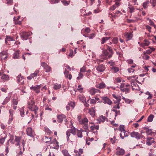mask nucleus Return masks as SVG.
<instances>
[{"mask_svg":"<svg viewBox=\"0 0 156 156\" xmlns=\"http://www.w3.org/2000/svg\"><path fill=\"white\" fill-rule=\"evenodd\" d=\"M41 65L43 66L44 68L46 69V72H50L51 70V68L46 63L44 62H43L41 63Z\"/></svg>","mask_w":156,"mask_h":156,"instance_id":"obj_16","label":"nucleus"},{"mask_svg":"<svg viewBox=\"0 0 156 156\" xmlns=\"http://www.w3.org/2000/svg\"><path fill=\"white\" fill-rule=\"evenodd\" d=\"M120 89L122 91L126 93H128L130 89V85L129 84H122L120 86Z\"/></svg>","mask_w":156,"mask_h":156,"instance_id":"obj_3","label":"nucleus"},{"mask_svg":"<svg viewBox=\"0 0 156 156\" xmlns=\"http://www.w3.org/2000/svg\"><path fill=\"white\" fill-rule=\"evenodd\" d=\"M149 2L148 1H147L145 2H144L143 3V7L144 9H146L147 6L148 4H149Z\"/></svg>","mask_w":156,"mask_h":156,"instance_id":"obj_48","label":"nucleus"},{"mask_svg":"<svg viewBox=\"0 0 156 156\" xmlns=\"http://www.w3.org/2000/svg\"><path fill=\"white\" fill-rule=\"evenodd\" d=\"M13 41V39L12 37L9 36H7L5 38V43L6 44H7L8 41Z\"/></svg>","mask_w":156,"mask_h":156,"instance_id":"obj_35","label":"nucleus"},{"mask_svg":"<svg viewBox=\"0 0 156 156\" xmlns=\"http://www.w3.org/2000/svg\"><path fill=\"white\" fill-rule=\"evenodd\" d=\"M41 86V85H36L34 87L32 86L30 87V89L31 90L34 91L35 92L38 93L40 92V89Z\"/></svg>","mask_w":156,"mask_h":156,"instance_id":"obj_11","label":"nucleus"},{"mask_svg":"<svg viewBox=\"0 0 156 156\" xmlns=\"http://www.w3.org/2000/svg\"><path fill=\"white\" fill-rule=\"evenodd\" d=\"M51 140V138H48L47 136H45V137L43 138V141L44 142L46 143H48L49 144H52V142Z\"/></svg>","mask_w":156,"mask_h":156,"instance_id":"obj_23","label":"nucleus"},{"mask_svg":"<svg viewBox=\"0 0 156 156\" xmlns=\"http://www.w3.org/2000/svg\"><path fill=\"white\" fill-rule=\"evenodd\" d=\"M83 88L81 87L80 85H79L77 88V90L79 91L81 93L83 92Z\"/></svg>","mask_w":156,"mask_h":156,"instance_id":"obj_49","label":"nucleus"},{"mask_svg":"<svg viewBox=\"0 0 156 156\" xmlns=\"http://www.w3.org/2000/svg\"><path fill=\"white\" fill-rule=\"evenodd\" d=\"M99 119L101 122H104L105 121L106 119V118L105 116H103L101 115L100 116Z\"/></svg>","mask_w":156,"mask_h":156,"instance_id":"obj_47","label":"nucleus"},{"mask_svg":"<svg viewBox=\"0 0 156 156\" xmlns=\"http://www.w3.org/2000/svg\"><path fill=\"white\" fill-rule=\"evenodd\" d=\"M95 37V34L94 33H92L89 36L90 39H92Z\"/></svg>","mask_w":156,"mask_h":156,"instance_id":"obj_56","label":"nucleus"},{"mask_svg":"<svg viewBox=\"0 0 156 156\" xmlns=\"http://www.w3.org/2000/svg\"><path fill=\"white\" fill-rule=\"evenodd\" d=\"M110 140L111 141V142L112 144H114L115 142V137H114L113 138H110Z\"/></svg>","mask_w":156,"mask_h":156,"instance_id":"obj_58","label":"nucleus"},{"mask_svg":"<svg viewBox=\"0 0 156 156\" xmlns=\"http://www.w3.org/2000/svg\"><path fill=\"white\" fill-rule=\"evenodd\" d=\"M6 136L4 137V138L0 139V144H2L5 142Z\"/></svg>","mask_w":156,"mask_h":156,"instance_id":"obj_55","label":"nucleus"},{"mask_svg":"<svg viewBox=\"0 0 156 156\" xmlns=\"http://www.w3.org/2000/svg\"><path fill=\"white\" fill-rule=\"evenodd\" d=\"M151 2L152 3L153 6L154 7L156 4V0H152Z\"/></svg>","mask_w":156,"mask_h":156,"instance_id":"obj_62","label":"nucleus"},{"mask_svg":"<svg viewBox=\"0 0 156 156\" xmlns=\"http://www.w3.org/2000/svg\"><path fill=\"white\" fill-rule=\"evenodd\" d=\"M34 102L33 101L31 100L28 102L27 108L31 111L34 112L35 115L37 116V111L38 110V108L34 104Z\"/></svg>","mask_w":156,"mask_h":156,"instance_id":"obj_1","label":"nucleus"},{"mask_svg":"<svg viewBox=\"0 0 156 156\" xmlns=\"http://www.w3.org/2000/svg\"><path fill=\"white\" fill-rule=\"evenodd\" d=\"M112 41L114 44H116L118 42V39L117 37L113 38L112 40Z\"/></svg>","mask_w":156,"mask_h":156,"instance_id":"obj_39","label":"nucleus"},{"mask_svg":"<svg viewBox=\"0 0 156 156\" xmlns=\"http://www.w3.org/2000/svg\"><path fill=\"white\" fill-rule=\"evenodd\" d=\"M10 100V98L7 97L5 99L4 101H3V102L2 103V104L3 105L6 104Z\"/></svg>","mask_w":156,"mask_h":156,"instance_id":"obj_45","label":"nucleus"},{"mask_svg":"<svg viewBox=\"0 0 156 156\" xmlns=\"http://www.w3.org/2000/svg\"><path fill=\"white\" fill-rule=\"evenodd\" d=\"M150 44V42L147 40H144V42L140 44V46L142 47L148 46Z\"/></svg>","mask_w":156,"mask_h":156,"instance_id":"obj_26","label":"nucleus"},{"mask_svg":"<svg viewBox=\"0 0 156 156\" xmlns=\"http://www.w3.org/2000/svg\"><path fill=\"white\" fill-rule=\"evenodd\" d=\"M144 55V56H143V58L144 59H146V60H147L150 57L149 56L146 55V54Z\"/></svg>","mask_w":156,"mask_h":156,"instance_id":"obj_61","label":"nucleus"},{"mask_svg":"<svg viewBox=\"0 0 156 156\" xmlns=\"http://www.w3.org/2000/svg\"><path fill=\"white\" fill-rule=\"evenodd\" d=\"M134 69L131 68H129L128 69V71L129 72V73H133L134 71Z\"/></svg>","mask_w":156,"mask_h":156,"instance_id":"obj_64","label":"nucleus"},{"mask_svg":"<svg viewBox=\"0 0 156 156\" xmlns=\"http://www.w3.org/2000/svg\"><path fill=\"white\" fill-rule=\"evenodd\" d=\"M14 136L12 135H11L10 136V138L9 140H8L7 142L8 144H9V143H11L12 144L13 143V141L14 140Z\"/></svg>","mask_w":156,"mask_h":156,"instance_id":"obj_34","label":"nucleus"},{"mask_svg":"<svg viewBox=\"0 0 156 156\" xmlns=\"http://www.w3.org/2000/svg\"><path fill=\"white\" fill-rule=\"evenodd\" d=\"M69 105L70 106V107H72L73 108L75 106V103L74 102H71L69 104Z\"/></svg>","mask_w":156,"mask_h":156,"instance_id":"obj_54","label":"nucleus"},{"mask_svg":"<svg viewBox=\"0 0 156 156\" xmlns=\"http://www.w3.org/2000/svg\"><path fill=\"white\" fill-rule=\"evenodd\" d=\"M129 133L126 131H122L120 134V137L122 139H123L125 137L127 136H128Z\"/></svg>","mask_w":156,"mask_h":156,"instance_id":"obj_19","label":"nucleus"},{"mask_svg":"<svg viewBox=\"0 0 156 156\" xmlns=\"http://www.w3.org/2000/svg\"><path fill=\"white\" fill-rule=\"evenodd\" d=\"M131 136L132 137H135L136 138L138 139H140V138L142 137V136L141 135L136 132H133L130 133Z\"/></svg>","mask_w":156,"mask_h":156,"instance_id":"obj_9","label":"nucleus"},{"mask_svg":"<svg viewBox=\"0 0 156 156\" xmlns=\"http://www.w3.org/2000/svg\"><path fill=\"white\" fill-rule=\"evenodd\" d=\"M110 38V37H103L101 42V44H104Z\"/></svg>","mask_w":156,"mask_h":156,"instance_id":"obj_32","label":"nucleus"},{"mask_svg":"<svg viewBox=\"0 0 156 156\" xmlns=\"http://www.w3.org/2000/svg\"><path fill=\"white\" fill-rule=\"evenodd\" d=\"M112 96L116 100V101H115V103H120V102L121 99V96L119 95H116L115 94H113Z\"/></svg>","mask_w":156,"mask_h":156,"instance_id":"obj_12","label":"nucleus"},{"mask_svg":"<svg viewBox=\"0 0 156 156\" xmlns=\"http://www.w3.org/2000/svg\"><path fill=\"white\" fill-rule=\"evenodd\" d=\"M39 73V70H36L34 73H32L30 74V76L27 77V78L28 80H31L34 78V77L36 76L37 74Z\"/></svg>","mask_w":156,"mask_h":156,"instance_id":"obj_17","label":"nucleus"},{"mask_svg":"<svg viewBox=\"0 0 156 156\" xmlns=\"http://www.w3.org/2000/svg\"><path fill=\"white\" fill-rule=\"evenodd\" d=\"M130 82H131V87L133 90H139V87L137 83L135 82L134 80H131Z\"/></svg>","mask_w":156,"mask_h":156,"instance_id":"obj_6","label":"nucleus"},{"mask_svg":"<svg viewBox=\"0 0 156 156\" xmlns=\"http://www.w3.org/2000/svg\"><path fill=\"white\" fill-rule=\"evenodd\" d=\"M100 90L94 88H91L89 92L90 94L92 95H94L95 94V93L99 92Z\"/></svg>","mask_w":156,"mask_h":156,"instance_id":"obj_20","label":"nucleus"},{"mask_svg":"<svg viewBox=\"0 0 156 156\" xmlns=\"http://www.w3.org/2000/svg\"><path fill=\"white\" fill-rule=\"evenodd\" d=\"M76 129L75 128H72L70 130L71 133L75 135L76 134Z\"/></svg>","mask_w":156,"mask_h":156,"instance_id":"obj_43","label":"nucleus"},{"mask_svg":"<svg viewBox=\"0 0 156 156\" xmlns=\"http://www.w3.org/2000/svg\"><path fill=\"white\" fill-rule=\"evenodd\" d=\"M20 115L21 116L23 117L24 113V108H22L20 110Z\"/></svg>","mask_w":156,"mask_h":156,"instance_id":"obj_50","label":"nucleus"},{"mask_svg":"<svg viewBox=\"0 0 156 156\" xmlns=\"http://www.w3.org/2000/svg\"><path fill=\"white\" fill-rule=\"evenodd\" d=\"M154 116L152 114L150 115L147 119V121L149 122H151L153 120Z\"/></svg>","mask_w":156,"mask_h":156,"instance_id":"obj_37","label":"nucleus"},{"mask_svg":"<svg viewBox=\"0 0 156 156\" xmlns=\"http://www.w3.org/2000/svg\"><path fill=\"white\" fill-rule=\"evenodd\" d=\"M124 36L126 39V41L131 40L133 37L132 32L126 33L124 34Z\"/></svg>","mask_w":156,"mask_h":156,"instance_id":"obj_15","label":"nucleus"},{"mask_svg":"<svg viewBox=\"0 0 156 156\" xmlns=\"http://www.w3.org/2000/svg\"><path fill=\"white\" fill-rule=\"evenodd\" d=\"M83 76V75L81 73H80L79 74V76L77 77V80H79L82 78Z\"/></svg>","mask_w":156,"mask_h":156,"instance_id":"obj_51","label":"nucleus"},{"mask_svg":"<svg viewBox=\"0 0 156 156\" xmlns=\"http://www.w3.org/2000/svg\"><path fill=\"white\" fill-rule=\"evenodd\" d=\"M62 152L64 156H70L68 151L66 150H63Z\"/></svg>","mask_w":156,"mask_h":156,"instance_id":"obj_36","label":"nucleus"},{"mask_svg":"<svg viewBox=\"0 0 156 156\" xmlns=\"http://www.w3.org/2000/svg\"><path fill=\"white\" fill-rule=\"evenodd\" d=\"M122 99L125 101V102L126 103L128 104H129L132 101L131 100L127 98H126L124 97H122Z\"/></svg>","mask_w":156,"mask_h":156,"instance_id":"obj_42","label":"nucleus"},{"mask_svg":"<svg viewBox=\"0 0 156 156\" xmlns=\"http://www.w3.org/2000/svg\"><path fill=\"white\" fill-rule=\"evenodd\" d=\"M81 72L84 73L86 71V68L84 66H83L82 68H81L80 69Z\"/></svg>","mask_w":156,"mask_h":156,"instance_id":"obj_57","label":"nucleus"},{"mask_svg":"<svg viewBox=\"0 0 156 156\" xmlns=\"http://www.w3.org/2000/svg\"><path fill=\"white\" fill-rule=\"evenodd\" d=\"M150 48V49L147 50L146 51L144 52V55H145L146 54H150L151 53V52L154 51L155 50V48L149 47Z\"/></svg>","mask_w":156,"mask_h":156,"instance_id":"obj_24","label":"nucleus"},{"mask_svg":"<svg viewBox=\"0 0 156 156\" xmlns=\"http://www.w3.org/2000/svg\"><path fill=\"white\" fill-rule=\"evenodd\" d=\"M106 87V85L105 84L103 83L102 82L98 85H97L96 86V87L97 88H100V89H103L104 88Z\"/></svg>","mask_w":156,"mask_h":156,"instance_id":"obj_27","label":"nucleus"},{"mask_svg":"<svg viewBox=\"0 0 156 156\" xmlns=\"http://www.w3.org/2000/svg\"><path fill=\"white\" fill-rule=\"evenodd\" d=\"M89 126L90 127L91 130L93 132H92L91 133L93 134L94 133L96 134L97 132V130L99 129V126L95 125L94 123L92 122L90 123Z\"/></svg>","mask_w":156,"mask_h":156,"instance_id":"obj_4","label":"nucleus"},{"mask_svg":"<svg viewBox=\"0 0 156 156\" xmlns=\"http://www.w3.org/2000/svg\"><path fill=\"white\" fill-rule=\"evenodd\" d=\"M65 117V116L64 115H58L57 118V120L58 122H61Z\"/></svg>","mask_w":156,"mask_h":156,"instance_id":"obj_22","label":"nucleus"},{"mask_svg":"<svg viewBox=\"0 0 156 156\" xmlns=\"http://www.w3.org/2000/svg\"><path fill=\"white\" fill-rule=\"evenodd\" d=\"M74 152L75 154H74V156H80V155L78 151L77 150H74Z\"/></svg>","mask_w":156,"mask_h":156,"instance_id":"obj_53","label":"nucleus"},{"mask_svg":"<svg viewBox=\"0 0 156 156\" xmlns=\"http://www.w3.org/2000/svg\"><path fill=\"white\" fill-rule=\"evenodd\" d=\"M21 38L23 40H26L28 37L30 36V33L25 32H22L20 33Z\"/></svg>","mask_w":156,"mask_h":156,"instance_id":"obj_8","label":"nucleus"},{"mask_svg":"<svg viewBox=\"0 0 156 156\" xmlns=\"http://www.w3.org/2000/svg\"><path fill=\"white\" fill-rule=\"evenodd\" d=\"M154 142V139L151 137H148L147 138L146 144L147 145H151L152 143Z\"/></svg>","mask_w":156,"mask_h":156,"instance_id":"obj_18","label":"nucleus"},{"mask_svg":"<svg viewBox=\"0 0 156 156\" xmlns=\"http://www.w3.org/2000/svg\"><path fill=\"white\" fill-rule=\"evenodd\" d=\"M0 55H1L2 56H5V57H3L2 56V59H5V58H6L8 55L7 51H5L1 52L0 53Z\"/></svg>","mask_w":156,"mask_h":156,"instance_id":"obj_29","label":"nucleus"},{"mask_svg":"<svg viewBox=\"0 0 156 156\" xmlns=\"http://www.w3.org/2000/svg\"><path fill=\"white\" fill-rule=\"evenodd\" d=\"M91 115H93L94 114V108H92L91 109H89V112Z\"/></svg>","mask_w":156,"mask_h":156,"instance_id":"obj_38","label":"nucleus"},{"mask_svg":"<svg viewBox=\"0 0 156 156\" xmlns=\"http://www.w3.org/2000/svg\"><path fill=\"white\" fill-rule=\"evenodd\" d=\"M105 66L104 65H100L97 67V70L98 71L102 72L105 70Z\"/></svg>","mask_w":156,"mask_h":156,"instance_id":"obj_21","label":"nucleus"},{"mask_svg":"<svg viewBox=\"0 0 156 156\" xmlns=\"http://www.w3.org/2000/svg\"><path fill=\"white\" fill-rule=\"evenodd\" d=\"M15 142H17L16 144V145L17 146H19L20 145V140L21 139V137L17 136H15Z\"/></svg>","mask_w":156,"mask_h":156,"instance_id":"obj_28","label":"nucleus"},{"mask_svg":"<svg viewBox=\"0 0 156 156\" xmlns=\"http://www.w3.org/2000/svg\"><path fill=\"white\" fill-rule=\"evenodd\" d=\"M73 50H70V52L69 54V56L72 57L73 56Z\"/></svg>","mask_w":156,"mask_h":156,"instance_id":"obj_60","label":"nucleus"},{"mask_svg":"<svg viewBox=\"0 0 156 156\" xmlns=\"http://www.w3.org/2000/svg\"><path fill=\"white\" fill-rule=\"evenodd\" d=\"M96 102V100L94 99H91L90 101V104H95Z\"/></svg>","mask_w":156,"mask_h":156,"instance_id":"obj_63","label":"nucleus"},{"mask_svg":"<svg viewBox=\"0 0 156 156\" xmlns=\"http://www.w3.org/2000/svg\"><path fill=\"white\" fill-rule=\"evenodd\" d=\"M116 150L115 154L117 155H123L125 153V151L119 147L117 148Z\"/></svg>","mask_w":156,"mask_h":156,"instance_id":"obj_7","label":"nucleus"},{"mask_svg":"<svg viewBox=\"0 0 156 156\" xmlns=\"http://www.w3.org/2000/svg\"><path fill=\"white\" fill-rule=\"evenodd\" d=\"M9 76L5 74H2V76L1 77V79L3 81H7L9 80Z\"/></svg>","mask_w":156,"mask_h":156,"instance_id":"obj_25","label":"nucleus"},{"mask_svg":"<svg viewBox=\"0 0 156 156\" xmlns=\"http://www.w3.org/2000/svg\"><path fill=\"white\" fill-rule=\"evenodd\" d=\"M79 98L80 101H81L83 103L86 101V98L85 97L82 95H79L78 96Z\"/></svg>","mask_w":156,"mask_h":156,"instance_id":"obj_30","label":"nucleus"},{"mask_svg":"<svg viewBox=\"0 0 156 156\" xmlns=\"http://www.w3.org/2000/svg\"><path fill=\"white\" fill-rule=\"evenodd\" d=\"M128 8L129 9V12L130 13H132L134 12V8L132 6H130V7H129Z\"/></svg>","mask_w":156,"mask_h":156,"instance_id":"obj_52","label":"nucleus"},{"mask_svg":"<svg viewBox=\"0 0 156 156\" xmlns=\"http://www.w3.org/2000/svg\"><path fill=\"white\" fill-rule=\"evenodd\" d=\"M27 134L28 136L34 137L35 135L34 131L30 127H28L26 129Z\"/></svg>","mask_w":156,"mask_h":156,"instance_id":"obj_5","label":"nucleus"},{"mask_svg":"<svg viewBox=\"0 0 156 156\" xmlns=\"http://www.w3.org/2000/svg\"><path fill=\"white\" fill-rule=\"evenodd\" d=\"M18 103V100L17 99H13L12 100V105H17Z\"/></svg>","mask_w":156,"mask_h":156,"instance_id":"obj_41","label":"nucleus"},{"mask_svg":"<svg viewBox=\"0 0 156 156\" xmlns=\"http://www.w3.org/2000/svg\"><path fill=\"white\" fill-rule=\"evenodd\" d=\"M19 53L18 51L14 53L13 55V57L14 59L18 58L19 57Z\"/></svg>","mask_w":156,"mask_h":156,"instance_id":"obj_33","label":"nucleus"},{"mask_svg":"<svg viewBox=\"0 0 156 156\" xmlns=\"http://www.w3.org/2000/svg\"><path fill=\"white\" fill-rule=\"evenodd\" d=\"M112 53L109 54L107 50H103L102 52V55L105 57H103V58H107V57L109 58H111L112 56Z\"/></svg>","mask_w":156,"mask_h":156,"instance_id":"obj_10","label":"nucleus"},{"mask_svg":"<svg viewBox=\"0 0 156 156\" xmlns=\"http://www.w3.org/2000/svg\"><path fill=\"white\" fill-rule=\"evenodd\" d=\"M59 0H51V4L57 3L58 2Z\"/></svg>","mask_w":156,"mask_h":156,"instance_id":"obj_59","label":"nucleus"},{"mask_svg":"<svg viewBox=\"0 0 156 156\" xmlns=\"http://www.w3.org/2000/svg\"><path fill=\"white\" fill-rule=\"evenodd\" d=\"M102 99L104 101V103L105 104L107 103L109 105H111L112 104V102L108 98L106 97H101Z\"/></svg>","mask_w":156,"mask_h":156,"instance_id":"obj_13","label":"nucleus"},{"mask_svg":"<svg viewBox=\"0 0 156 156\" xmlns=\"http://www.w3.org/2000/svg\"><path fill=\"white\" fill-rule=\"evenodd\" d=\"M70 133L71 132H70V130L69 129L67 130L66 131V134L67 136V141H68L69 140V136L70 135Z\"/></svg>","mask_w":156,"mask_h":156,"instance_id":"obj_44","label":"nucleus"},{"mask_svg":"<svg viewBox=\"0 0 156 156\" xmlns=\"http://www.w3.org/2000/svg\"><path fill=\"white\" fill-rule=\"evenodd\" d=\"M17 81L18 83L20 84H23L24 79L23 77L22 76L21 74L19 75L16 77Z\"/></svg>","mask_w":156,"mask_h":156,"instance_id":"obj_14","label":"nucleus"},{"mask_svg":"<svg viewBox=\"0 0 156 156\" xmlns=\"http://www.w3.org/2000/svg\"><path fill=\"white\" fill-rule=\"evenodd\" d=\"M119 130L120 131H126L124 129V125H120L119 128Z\"/></svg>","mask_w":156,"mask_h":156,"instance_id":"obj_46","label":"nucleus"},{"mask_svg":"<svg viewBox=\"0 0 156 156\" xmlns=\"http://www.w3.org/2000/svg\"><path fill=\"white\" fill-rule=\"evenodd\" d=\"M88 120L87 118H82V119H80L79 123L83 126V128L85 129V131L87 132L89 130L88 126Z\"/></svg>","mask_w":156,"mask_h":156,"instance_id":"obj_2","label":"nucleus"},{"mask_svg":"<svg viewBox=\"0 0 156 156\" xmlns=\"http://www.w3.org/2000/svg\"><path fill=\"white\" fill-rule=\"evenodd\" d=\"M61 85L58 83H55L53 84V88L55 90L60 89L61 87Z\"/></svg>","mask_w":156,"mask_h":156,"instance_id":"obj_31","label":"nucleus"},{"mask_svg":"<svg viewBox=\"0 0 156 156\" xmlns=\"http://www.w3.org/2000/svg\"><path fill=\"white\" fill-rule=\"evenodd\" d=\"M77 135L79 137L81 138L82 136V133L80 130H78L77 132Z\"/></svg>","mask_w":156,"mask_h":156,"instance_id":"obj_40","label":"nucleus"}]
</instances>
